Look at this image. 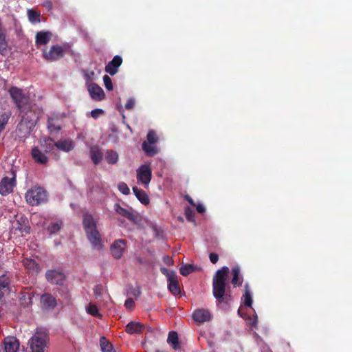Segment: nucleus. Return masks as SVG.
I'll list each match as a JSON object with an SVG mask.
<instances>
[{
  "mask_svg": "<svg viewBox=\"0 0 352 352\" xmlns=\"http://www.w3.org/2000/svg\"><path fill=\"white\" fill-rule=\"evenodd\" d=\"M229 272V267L223 266L216 272L212 278V293L219 303L228 304L232 300L230 294L226 292Z\"/></svg>",
  "mask_w": 352,
  "mask_h": 352,
  "instance_id": "obj_1",
  "label": "nucleus"
},
{
  "mask_svg": "<svg viewBox=\"0 0 352 352\" xmlns=\"http://www.w3.org/2000/svg\"><path fill=\"white\" fill-rule=\"evenodd\" d=\"M25 197L29 205L34 206L45 202L47 199V194L44 188L34 186L26 192Z\"/></svg>",
  "mask_w": 352,
  "mask_h": 352,
  "instance_id": "obj_2",
  "label": "nucleus"
},
{
  "mask_svg": "<svg viewBox=\"0 0 352 352\" xmlns=\"http://www.w3.org/2000/svg\"><path fill=\"white\" fill-rule=\"evenodd\" d=\"M47 336L43 331H36L28 341L30 352H45L47 348Z\"/></svg>",
  "mask_w": 352,
  "mask_h": 352,
  "instance_id": "obj_3",
  "label": "nucleus"
},
{
  "mask_svg": "<svg viewBox=\"0 0 352 352\" xmlns=\"http://www.w3.org/2000/svg\"><path fill=\"white\" fill-rule=\"evenodd\" d=\"M8 92L19 112L26 110L27 105L30 104L29 98L25 96L23 90L17 87H12Z\"/></svg>",
  "mask_w": 352,
  "mask_h": 352,
  "instance_id": "obj_4",
  "label": "nucleus"
},
{
  "mask_svg": "<svg viewBox=\"0 0 352 352\" xmlns=\"http://www.w3.org/2000/svg\"><path fill=\"white\" fill-rule=\"evenodd\" d=\"M137 179L145 188L148 186V184L152 178V170L149 165L142 164L136 170Z\"/></svg>",
  "mask_w": 352,
  "mask_h": 352,
  "instance_id": "obj_5",
  "label": "nucleus"
},
{
  "mask_svg": "<svg viewBox=\"0 0 352 352\" xmlns=\"http://www.w3.org/2000/svg\"><path fill=\"white\" fill-rule=\"evenodd\" d=\"M65 55L62 46L58 45H52L48 52L44 51L43 53V58L47 61H56L63 58Z\"/></svg>",
  "mask_w": 352,
  "mask_h": 352,
  "instance_id": "obj_6",
  "label": "nucleus"
},
{
  "mask_svg": "<svg viewBox=\"0 0 352 352\" xmlns=\"http://www.w3.org/2000/svg\"><path fill=\"white\" fill-rule=\"evenodd\" d=\"M19 113L21 116V120L29 123L30 126H35L38 120V113L33 109V107L30 104L27 105L26 110Z\"/></svg>",
  "mask_w": 352,
  "mask_h": 352,
  "instance_id": "obj_7",
  "label": "nucleus"
},
{
  "mask_svg": "<svg viewBox=\"0 0 352 352\" xmlns=\"http://www.w3.org/2000/svg\"><path fill=\"white\" fill-rule=\"evenodd\" d=\"M13 177L9 178L4 177L0 182V194L2 196H6L12 192L14 187L16 186V178L12 172Z\"/></svg>",
  "mask_w": 352,
  "mask_h": 352,
  "instance_id": "obj_8",
  "label": "nucleus"
},
{
  "mask_svg": "<svg viewBox=\"0 0 352 352\" xmlns=\"http://www.w3.org/2000/svg\"><path fill=\"white\" fill-rule=\"evenodd\" d=\"M126 243L124 239H118L111 245L110 252L112 256L116 259H120L126 250Z\"/></svg>",
  "mask_w": 352,
  "mask_h": 352,
  "instance_id": "obj_9",
  "label": "nucleus"
},
{
  "mask_svg": "<svg viewBox=\"0 0 352 352\" xmlns=\"http://www.w3.org/2000/svg\"><path fill=\"white\" fill-rule=\"evenodd\" d=\"M34 127V126H30L29 123L21 120L16 129V136L19 140H24L30 135Z\"/></svg>",
  "mask_w": 352,
  "mask_h": 352,
  "instance_id": "obj_10",
  "label": "nucleus"
},
{
  "mask_svg": "<svg viewBox=\"0 0 352 352\" xmlns=\"http://www.w3.org/2000/svg\"><path fill=\"white\" fill-rule=\"evenodd\" d=\"M87 237L91 243V245L97 248L98 249L101 248V236L97 229V227H94L91 229L85 230Z\"/></svg>",
  "mask_w": 352,
  "mask_h": 352,
  "instance_id": "obj_11",
  "label": "nucleus"
},
{
  "mask_svg": "<svg viewBox=\"0 0 352 352\" xmlns=\"http://www.w3.org/2000/svg\"><path fill=\"white\" fill-rule=\"evenodd\" d=\"M114 210L117 214L126 218L134 223H138L140 221L139 216L137 214L122 208L119 204H114Z\"/></svg>",
  "mask_w": 352,
  "mask_h": 352,
  "instance_id": "obj_12",
  "label": "nucleus"
},
{
  "mask_svg": "<svg viewBox=\"0 0 352 352\" xmlns=\"http://www.w3.org/2000/svg\"><path fill=\"white\" fill-rule=\"evenodd\" d=\"M87 89L91 98L95 101H101L105 97L103 89L96 83H89Z\"/></svg>",
  "mask_w": 352,
  "mask_h": 352,
  "instance_id": "obj_13",
  "label": "nucleus"
},
{
  "mask_svg": "<svg viewBox=\"0 0 352 352\" xmlns=\"http://www.w3.org/2000/svg\"><path fill=\"white\" fill-rule=\"evenodd\" d=\"M57 305L56 299L51 294L45 293L41 297V305L45 310H53Z\"/></svg>",
  "mask_w": 352,
  "mask_h": 352,
  "instance_id": "obj_14",
  "label": "nucleus"
},
{
  "mask_svg": "<svg viewBox=\"0 0 352 352\" xmlns=\"http://www.w3.org/2000/svg\"><path fill=\"white\" fill-rule=\"evenodd\" d=\"M122 63V58L120 56L116 55L108 63L105 67V72L111 76H114L118 72V67Z\"/></svg>",
  "mask_w": 352,
  "mask_h": 352,
  "instance_id": "obj_15",
  "label": "nucleus"
},
{
  "mask_svg": "<svg viewBox=\"0 0 352 352\" xmlns=\"http://www.w3.org/2000/svg\"><path fill=\"white\" fill-rule=\"evenodd\" d=\"M45 277L52 284L60 285L63 284L65 280V276L63 273L52 270L47 271Z\"/></svg>",
  "mask_w": 352,
  "mask_h": 352,
  "instance_id": "obj_16",
  "label": "nucleus"
},
{
  "mask_svg": "<svg viewBox=\"0 0 352 352\" xmlns=\"http://www.w3.org/2000/svg\"><path fill=\"white\" fill-rule=\"evenodd\" d=\"M52 33L50 31H39L35 36V43L36 46L45 45L51 40Z\"/></svg>",
  "mask_w": 352,
  "mask_h": 352,
  "instance_id": "obj_17",
  "label": "nucleus"
},
{
  "mask_svg": "<svg viewBox=\"0 0 352 352\" xmlns=\"http://www.w3.org/2000/svg\"><path fill=\"white\" fill-rule=\"evenodd\" d=\"M23 265L31 275H36L41 271L39 265L33 259L24 258L23 260Z\"/></svg>",
  "mask_w": 352,
  "mask_h": 352,
  "instance_id": "obj_18",
  "label": "nucleus"
},
{
  "mask_svg": "<svg viewBox=\"0 0 352 352\" xmlns=\"http://www.w3.org/2000/svg\"><path fill=\"white\" fill-rule=\"evenodd\" d=\"M192 318L199 323H203L209 321L211 318V316L208 310L204 309H196L193 312Z\"/></svg>",
  "mask_w": 352,
  "mask_h": 352,
  "instance_id": "obj_19",
  "label": "nucleus"
},
{
  "mask_svg": "<svg viewBox=\"0 0 352 352\" xmlns=\"http://www.w3.org/2000/svg\"><path fill=\"white\" fill-rule=\"evenodd\" d=\"M168 288L171 294L176 296L180 294V287L176 274H169L168 276Z\"/></svg>",
  "mask_w": 352,
  "mask_h": 352,
  "instance_id": "obj_20",
  "label": "nucleus"
},
{
  "mask_svg": "<svg viewBox=\"0 0 352 352\" xmlns=\"http://www.w3.org/2000/svg\"><path fill=\"white\" fill-rule=\"evenodd\" d=\"M33 160L38 164H46L48 162V157L37 146L32 148L31 152Z\"/></svg>",
  "mask_w": 352,
  "mask_h": 352,
  "instance_id": "obj_21",
  "label": "nucleus"
},
{
  "mask_svg": "<svg viewBox=\"0 0 352 352\" xmlns=\"http://www.w3.org/2000/svg\"><path fill=\"white\" fill-rule=\"evenodd\" d=\"M19 343L14 337H7L4 339V350L6 352H17Z\"/></svg>",
  "mask_w": 352,
  "mask_h": 352,
  "instance_id": "obj_22",
  "label": "nucleus"
},
{
  "mask_svg": "<svg viewBox=\"0 0 352 352\" xmlns=\"http://www.w3.org/2000/svg\"><path fill=\"white\" fill-rule=\"evenodd\" d=\"M232 278L231 280L232 284L234 287L241 286L243 278L241 274V269L239 265H235L232 268Z\"/></svg>",
  "mask_w": 352,
  "mask_h": 352,
  "instance_id": "obj_23",
  "label": "nucleus"
},
{
  "mask_svg": "<svg viewBox=\"0 0 352 352\" xmlns=\"http://www.w3.org/2000/svg\"><path fill=\"white\" fill-rule=\"evenodd\" d=\"M90 157L95 165L98 164L103 158V153L98 146H93L90 148Z\"/></svg>",
  "mask_w": 352,
  "mask_h": 352,
  "instance_id": "obj_24",
  "label": "nucleus"
},
{
  "mask_svg": "<svg viewBox=\"0 0 352 352\" xmlns=\"http://www.w3.org/2000/svg\"><path fill=\"white\" fill-rule=\"evenodd\" d=\"M144 329V325L138 322H131L126 326V332L130 334L140 333Z\"/></svg>",
  "mask_w": 352,
  "mask_h": 352,
  "instance_id": "obj_25",
  "label": "nucleus"
},
{
  "mask_svg": "<svg viewBox=\"0 0 352 352\" xmlns=\"http://www.w3.org/2000/svg\"><path fill=\"white\" fill-rule=\"evenodd\" d=\"M41 147L45 153H50L56 147V142L51 138H43L41 141Z\"/></svg>",
  "mask_w": 352,
  "mask_h": 352,
  "instance_id": "obj_26",
  "label": "nucleus"
},
{
  "mask_svg": "<svg viewBox=\"0 0 352 352\" xmlns=\"http://www.w3.org/2000/svg\"><path fill=\"white\" fill-rule=\"evenodd\" d=\"M133 191L138 199L143 204L146 205L149 203V198L146 192L138 187L133 188Z\"/></svg>",
  "mask_w": 352,
  "mask_h": 352,
  "instance_id": "obj_27",
  "label": "nucleus"
},
{
  "mask_svg": "<svg viewBox=\"0 0 352 352\" xmlns=\"http://www.w3.org/2000/svg\"><path fill=\"white\" fill-rule=\"evenodd\" d=\"M56 147L60 151L69 152L74 148V145L71 140H65L56 142Z\"/></svg>",
  "mask_w": 352,
  "mask_h": 352,
  "instance_id": "obj_28",
  "label": "nucleus"
},
{
  "mask_svg": "<svg viewBox=\"0 0 352 352\" xmlns=\"http://www.w3.org/2000/svg\"><path fill=\"white\" fill-rule=\"evenodd\" d=\"M100 346L102 352H116L112 344L104 336L100 338Z\"/></svg>",
  "mask_w": 352,
  "mask_h": 352,
  "instance_id": "obj_29",
  "label": "nucleus"
},
{
  "mask_svg": "<svg viewBox=\"0 0 352 352\" xmlns=\"http://www.w3.org/2000/svg\"><path fill=\"white\" fill-rule=\"evenodd\" d=\"M142 149L147 156L153 157L157 154L158 149L155 146L152 145L146 142L142 143Z\"/></svg>",
  "mask_w": 352,
  "mask_h": 352,
  "instance_id": "obj_30",
  "label": "nucleus"
},
{
  "mask_svg": "<svg viewBox=\"0 0 352 352\" xmlns=\"http://www.w3.org/2000/svg\"><path fill=\"white\" fill-rule=\"evenodd\" d=\"M245 292L242 296L241 300L243 305L248 307H252V298L250 293V291L248 288V284H246L245 286Z\"/></svg>",
  "mask_w": 352,
  "mask_h": 352,
  "instance_id": "obj_31",
  "label": "nucleus"
},
{
  "mask_svg": "<svg viewBox=\"0 0 352 352\" xmlns=\"http://www.w3.org/2000/svg\"><path fill=\"white\" fill-rule=\"evenodd\" d=\"M167 342L172 344L174 349H177L179 347L178 335L176 331H170L168 336Z\"/></svg>",
  "mask_w": 352,
  "mask_h": 352,
  "instance_id": "obj_32",
  "label": "nucleus"
},
{
  "mask_svg": "<svg viewBox=\"0 0 352 352\" xmlns=\"http://www.w3.org/2000/svg\"><path fill=\"white\" fill-rule=\"evenodd\" d=\"M83 226L85 230L91 229L94 227H96V223L93 218V217L89 214H85L83 215Z\"/></svg>",
  "mask_w": 352,
  "mask_h": 352,
  "instance_id": "obj_33",
  "label": "nucleus"
},
{
  "mask_svg": "<svg viewBox=\"0 0 352 352\" xmlns=\"http://www.w3.org/2000/svg\"><path fill=\"white\" fill-rule=\"evenodd\" d=\"M47 127L50 131H58L61 129V126L58 123V119L56 118H48Z\"/></svg>",
  "mask_w": 352,
  "mask_h": 352,
  "instance_id": "obj_34",
  "label": "nucleus"
},
{
  "mask_svg": "<svg viewBox=\"0 0 352 352\" xmlns=\"http://www.w3.org/2000/svg\"><path fill=\"white\" fill-rule=\"evenodd\" d=\"M105 159L108 164H115L118 160V154L113 150H107Z\"/></svg>",
  "mask_w": 352,
  "mask_h": 352,
  "instance_id": "obj_35",
  "label": "nucleus"
},
{
  "mask_svg": "<svg viewBox=\"0 0 352 352\" xmlns=\"http://www.w3.org/2000/svg\"><path fill=\"white\" fill-rule=\"evenodd\" d=\"M62 221L52 222L47 227V232L50 234L58 232L62 228Z\"/></svg>",
  "mask_w": 352,
  "mask_h": 352,
  "instance_id": "obj_36",
  "label": "nucleus"
},
{
  "mask_svg": "<svg viewBox=\"0 0 352 352\" xmlns=\"http://www.w3.org/2000/svg\"><path fill=\"white\" fill-rule=\"evenodd\" d=\"M86 311L87 314L91 315L92 316L99 318H101L102 316V314L99 312L98 307L94 304L89 303L86 308Z\"/></svg>",
  "mask_w": 352,
  "mask_h": 352,
  "instance_id": "obj_37",
  "label": "nucleus"
},
{
  "mask_svg": "<svg viewBox=\"0 0 352 352\" xmlns=\"http://www.w3.org/2000/svg\"><path fill=\"white\" fill-rule=\"evenodd\" d=\"M11 117L10 112H5L0 116V131L2 132Z\"/></svg>",
  "mask_w": 352,
  "mask_h": 352,
  "instance_id": "obj_38",
  "label": "nucleus"
},
{
  "mask_svg": "<svg viewBox=\"0 0 352 352\" xmlns=\"http://www.w3.org/2000/svg\"><path fill=\"white\" fill-rule=\"evenodd\" d=\"M195 270V267L192 264H186L182 265L179 269V272L184 276H187Z\"/></svg>",
  "mask_w": 352,
  "mask_h": 352,
  "instance_id": "obj_39",
  "label": "nucleus"
},
{
  "mask_svg": "<svg viewBox=\"0 0 352 352\" xmlns=\"http://www.w3.org/2000/svg\"><path fill=\"white\" fill-rule=\"evenodd\" d=\"M28 16L29 21L32 23H38L40 22V13L37 11L30 9L28 10Z\"/></svg>",
  "mask_w": 352,
  "mask_h": 352,
  "instance_id": "obj_40",
  "label": "nucleus"
},
{
  "mask_svg": "<svg viewBox=\"0 0 352 352\" xmlns=\"http://www.w3.org/2000/svg\"><path fill=\"white\" fill-rule=\"evenodd\" d=\"M25 221H27L26 218L21 217L19 220L17 221V224L19 225L16 228V229L19 230L22 232L29 233L30 227L28 226H26Z\"/></svg>",
  "mask_w": 352,
  "mask_h": 352,
  "instance_id": "obj_41",
  "label": "nucleus"
},
{
  "mask_svg": "<svg viewBox=\"0 0 352 352\" xmlns=\"http://www.w3.org/2000/svg\"><path fill=\"white\" fill-rule=\"evenodd\" d=\"M158 138L156 133L154 131H149L146 135V142L152 144H155L157 142Z\"/></svg>",
  "mask_w": 352,
  "mask_h": 352,
  "instance_id": "obj_42",
  "label": "nucleus"
},
{
  "mask_svg": "<svg viewBox=\"0 0 352 352\" xmlns=\"http://www.w3.org/2000/svg\"><path fill=\"white\" fill-rule=\"evenodd\" d=\"M9 290V281L8 278L5 276L0 277V291L8 292Z\"/></svg>",
  "mask_w": 352,
  "mask_h": 352,
  "instance_id": "obj_43",
  "label": "nucleus"
},
{
  "mask_svg": "<svg viewBox=\"0 0 352 352\" xmlns=\"http://www.w3.org/2000/svg\"><path fill=\"white\" fill-rule=\"evenodd\" d=\"M184 214H185L186 219L188 221L193 222V223H195V224H196V221H195V212L190 207H186L185 208Z\"/></svg>",
  "mask_w": 352,
  "mask_h": 352,
  "instance_id": "obj_44",
  "label": "nucleus"
},
{
  "mask_svg": "<svg viewBox=\"0 0 352 352\" xmlns=\"http://www.w3.org/2000/svg\"><path fill=\"white\" fill-rule=\"evenodd\" d=\"M103 81H104V86L107 90H109V91L113 90V83H112L111 78L109 76L104 75L103 76Z\"/></svg>",
  "mask_w": 352,
  "mask_h": 352,
  "instance_id": "obj_45",
  "label": "nucleus"
},
{
  "mask_svg": "<svg viewBox=\"0 0 352 352\" xmlns=\"http://www.w3.org/2000/svg\"><path fill=\"white\" fill-rule=\"evenodd\" d=\"M118 190L124 195H127L130 193V190L128 186L124 182H120L118 184Z\"/></svg>",
  "mask_w": 352,
  "mask_h": 352,
  "instance_id": "obj_46",
  "label": "nucleus"
},
{
  "mask_svg": "<svg viewBox=\"0 0 352 352\" xmlns=\"http://www.w3.org/2000/svg\"><path fill=\"white\" fill-rule=\"evenodd\" d=\"M103 292L104 290L102 286L101 285H97L94 289L96 298H101L103 294Z\"/></svg>",
  "mask_w": 352,
  "mask_h": 352,
  "instance_id": "obj_47",
  "label": "nucleus"
},
{
  "mask_svg": "<svg viewBox=\"0 0 352 352\" xmlns=\"http://www.w3.org/2000/svg\"><path fill=\"white\" fill-rule=\"evenodd\" d=\"M94 74L95 73L93 71L85 72L84 78L86 80L87 84L89 85V83H91V82L92 81V77L94 76Z\"/></svg>",
  "mask_w": 352,
  "mask_h": 352,
  "instance_id": "obj_48",
  "label": "nucleus"
},
{
  "mask_svg": "<svg viewBox=\"0 0 352 352\" xmlns=\"http://www.w3.org/2000/svg\"><path fill=\"white\" fill-rule=\"evenodd\" d=\"M124 306L126 309H132L135 307V302L131 298H129L125 300Z\"/></svg>",
  "mask_w": 352,
  "mask_h": 352,
  "instance_id": "obj_49",
  "label": "nucleus"
},
{
  "mask_svg": "<svg viewBox=\"0 0 352 352\" xmlns=\"http://www.w3.org/2000/svg\"><path fill=\"white\" fill-rule=\"evenodd\" d=\"M103 113L104 111L102 109H96L91 111V115L93 118L96 119Z\"/></svg>",
  "mask_w": 352,
  "mask_h": 352,
  "instance_id": "obj_50",
  "label": "nucleus"
},
{
  "mask_svg": "<svg viewBox=\"0 0 352 352\" xmlns=\"http://www.w3.org/2000/svg\"><path fill=\"white\" fill-rule=\"evenodd\" d=\"M135 106V100L133 98H129L125 104V109L127 110L132 109Z\"/></svg>",
  "mask_w": 352,
  "mask_h": 352,
  "instance_id": "obj_51",
  "label": "nucleus"
},
{
  "mask_svg": "<svg viewBox=\"0 0 352 352\" xmlns=\"http://www.w3.org/2000/svg\"><path fill=\"white\" fill-rule=\"evenodd\" d=\"M209 258L212 263L215 264L219 261V255L216 253H210Z\"/></svg>",
  "mask_w": 352,
  "mask_h": 352,
  "instance_id": "obj_52",
  "label": "nucleus"
},
{
  "mask_svg": "<svg viewBox=\"0 0 352 352\" xmlns=\"http://www.w3.org/2000/svg\"><path fill=\"white\" fill-rule=\"evenodd\" d=\"M258 324V318L257 316H255L253 318H250L249 324L252 327L256 328Z\"/></svg>",
  "mask_w": 352,
  "mask_h": 352,
  "instance_id": "obj_53",
  "label": "nucleus"
},
{
  "mask_svg": "<svg viewBox=\"0 0 352 352\" xmlns=\"http://www.w3.org/2000/svg\"><path fill=\"white\" fill-rule=\"evenodd\" d=\"M131 294L135 297L140 296V294H141L140 287H137L136 288H134L131 292Z\"/></svg>",
  "mask_w": 352,
  "mask_h": 352,
  "instance_id": "obj_54",
  "label": "nucleus"
},
{
  "mask_svg": "<svg viewBox=\"0 0 352 352\" xmlns=\"http://www.w3.org/2000/svg\"><path fill=\"white\" fill-rule=\"evenodd\" d=\"M196 210L199 213H204L206 211L205 207L202 204L196 205Z\"/></svg>",
  "mask_w": 352,
  "mask_h": 352,
  "instance_id": "obj_55",
  "label": "nucleus"
},
{
  "mask_svg": "<svg viewBox=\"0 0 352 352\" xmlns=\"http://www.w3.org/2000/svg\"><path fill=\"white\" fill-rule=\"evenodd\" d=\"M184 199L192 206H195V204L190 196L186 195L184 196Z\"/></svg>",
  "mask_w": 352,
  "mask_h": 352,
  "instance_id": "obj_56",
  "label": "nucleus"
},
{
  "mask_svg": "<svg viewBox=\"0 0 352 352\" xmlns=\"http://www.w3.org/2000/svg\"><path fill=\"white\" fill-rule=\"evenodd\" d=\"M44 6L46 7L48 9H51L52 7V3L50 1H47L44 3Z\"/></svg>",
  "mask_w": 352,
  "mask_h": 352,
  "instance_id": "obj_57",
  "label": "nucleus"
},
{
  "mask_svg": "<svg viewBox=\"0 0 352 352\" xmlns=\"http://www.w3.org/2000/svg\"><path fill=\"white\" fill-rule=\"evenodd\" d=\"M6 292L0 291V300H2Z\"/></svg>",
  "mask_w": 352,
  "mask_h": 352,
  "instance_id": "obj_58",
  "label": "nucleus"
},
{
  "mask_svg": "<svg viewBox=\"0 0 352 352\" xmlns=\"http://www.w3.org/2000/svg\"><path fill=\"white\" fill-rule=\"evenodd\" d=\"M164 270V271H165V270H166V268L162 269V272H163Z\"/></svg>",
  "mask_w": 352,
  "mask_h": 352,
  "instance_id": "obj_59",
  "label": "nucleus"
}]
</instances>
